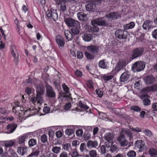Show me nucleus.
Segmentation results:
<instances>
[{
    "label": "nucleus",
    "instance_id": "obj_1",
    "mask_svg": "<svg viewBox=\"0 0 157 157\" xmlns=\"http://www.w3.org/2000/svg\"><path fill=\"white\" fill-rule=\"evenodd\" d=\"M35 105L33 108H30L29 109L25 111L26 113L30 112L32 115H34L38 113L40 109L39 107L43 102V100L40 93H37L36 97H32L30 100Z\"/></svg>",
    "mask_w": 157,
    "mask_h": 157
},
{
    "label": "nucleus",
    "instance_id": "obj_2",
    "mask_svg": "<svg viewBox=\"0 0 157 157\" xmlns=\"http://www.w3.org/2000/svg\"><path fill=\"white\" fill-rule=\"evenodd\" d=\"M64 21L68 27H72L71 31L74 35H77L79 33L80 25L78 21L71 17L64 18Z\"/></svg>",
    "mask_w": 157,
    "mask_h": 157
},
{
    "label": "nucleus",
    "instance_id": "obj_3",
    "mask_svg": "<svg viewBox=\"0 0 157 157\" xmlns=\"http://www.w3.org/2000/svg\"><path fill=\"white\" fill-rule=\"evenodd\" d=\"M127 64V62L125 60H120L117 63L114 69L111 72V73L113 75L116 74L125 66Z\"/></svg>",
    "mask_w": 157,
    "mask_h": 157
},
{
    "label": "nucleus",
    "instance_id": "obj_4",
    "mask_svg": "<svg viewBox=\"0 0 157 157\" xmlns=\"http://www.w3.org/2000/svg\"><path fill=\"white\" fill-rule=\"evenodd\" d=\"M10 51L11 55L14 58L13 61L16 65L18 64L19 61V55L17 48L14 45H12L10 46Z\"/></svg>",
    "mask_w": 157,
    "mask_h": 157
},
{
    "label": "nucleus",
    "instance_id": "obj_5",
    "mask_svg": "<svg viewBox=\"0 0 157 157\" xmlns=\"http://www.w3.org/2000/svg\"><path fill=\"white\" fill-rule=\"evenodd\" d=\"M92 24L96 25L99 26H106L108 25V21L105 19L104 17L97 19L91 21Z\"/></svg>",
    "mask_w": 157,
    "mask_h": 157
},
{
    "label": "nucleus",
    "instance_id": "obj_6",
    "mask_svg": "<svg viewBox=\"0 0 157 157\" xmlns=\"http://www.w3.org/2000/svg\"><path fill=\"white\" fill-rule=\"evenodd\" d=\"M104 138L106 140L105 145L107 148H109L112 147L113 144V140L114 136L110 133L106 134L104 136Z\"/></svg>",
    "mask_w": 157,
    "mask_h": 157
},
{
    "label": "nucleus",
    "instance_id": "obj_7",
    "mask_svg": "<svg viewBox=\"0 0 157 157\" xmlns=\"http://www.w3.org/2000/svg\"><path fill=\"white\" fill-rule=\"evenodd\" d=\"M128 32L125 30L118 29L115 33L116 37L120 39H125L127 37Z\"/></svg>",
    "mask_w": 157,
    "mask_h": 157
},
{
    "label": "nucleus",
    "instance_id": "obj_8",
    "mask_svg": "<svg viewBox=\"0 0 157 157\" xmlns=\"http://www.w3.org/2000/svg\"><path fill=\"white\" fill-rule=\"evenodd\" d=\"M145 66L144 63L141 61L136 62L132 67V69L134 72L140 71L144 69Z\"/></svg>",
    "mask_w": 157,
    "mask_h": 157
},
{
    "label": "nucleus",
    "instance_id": "obj_9",
    "mask_svg": "<svg viewBox=\"0 0 157 157\" xmlns=\"http://www.w3.org/2000/svg\"><path fill=\"white\" fill-rule=\"evenodd\" d=\"M46 14L49 19H52L54 21H56L58 18V14L56 10L51 9L50 10H48Z\"/></svg>",
    "mask_w": 157,
    "mask_h": 157
},
{
    "label": "nucleus",
    "instance_id": "obj_10",
    "mask_svg": "<svg viewBox=\"0 0 157 157\" xmlns=\"http://www.w3.org/2000/svg\"><path fill=\"white\" fill-rule=\"evenodd\" d=\"M135 145L137 148L139 149L140 151H143L147 149L144 142L141 140H137L135 143Z\"/></svg>",
    "mask_w": 157,
    "mask_h": 157
},
{
    "label": "nucleus",
    "instance_id": "obj_11",
    "mask_svg": "<svg viewBox=\"0 0 157 157\" xmlns=\"http://www.w3.org/2000/svg\"><path fill=\"white\" fill-rule=\"evenodd\" d=\"M46 94L49 98H53L56 97V94L52 87L49 85L46 86Z\"/></svg>",
    "mask_w": 157,
    "mask_h": 157
},
{
    "label": "nucleus",
    "instance_id": "obj_12",
    "mask_svg": "<svg viewBox=\"0 0 157 157\" xmlns=\"http://www.w3.org/2000/svg\"><path fill=\"white\" fill-rule=\"evenodd\" d=\"M16 103L17 104H16L13 107V112L20 117H21V113L22 112V110H23V108L19 105V104H20L19 102L17 101Z\"/></svg>",
    "mask_w": 157,
    "mask_h": 157
},
{
    "label": "nucleus",
    "instance_id": "obj_13",
    "mask_svg": "<svg viewBox=\"0 0 157 157\" xmlns=\"http://www.w3.org/2000/svg\"><path fill=\"white\" fill-rule=\"evenodd\" d=\"M56 42L60 49H62L65 44V41L64 38L61 36H57L56 38Z\"/></svg>",
    "mask_w": 157,
    "mask_h": 157
},
{
    "label": "nucleus",
    "instance_id": "obj_14",
    "mask_svg": "<svg viewBox=\"0 0 157 157\" xmlns=\"http://www.w3.org/2000/svg\"><path fill=\"white\" fill-rule=\"evenodd\" d=\"M87 50L93 54H97L99 51V47L91 45L86 47Z\"/></svg>",
    "mask_w": 157,
    "mask_h": 157
},
{
    "label": "nucleus",
    "instance_id": "obj_15",
    "mask_svg": "<svg viewBox=\"0 0 157 157\" xmlns=\"http://www.w3.org/2000/svg\"><path fill=\"white\" fill-rule=\"evenodd\" d=\"M132 133L130 130L128 128H123L122 129L120 136H125L129 137V140L133 138Z\"/></svg>",
    "mask_w": 157,
    "mask_h": 157
},
{
    "label": "nucleus",
    "instance_id": "obj_16",
    "mask_svg": "<svg viewBox=\"0 0 157 157\" xmlns=\"http://www.w3.org/2000/svg\"><path fill=\"white\" fill-rule=\"evenodd\" d=\"M144 51V48H136L133 50L132 52V57L136 58L142 55Z\"/></svg>",
    "mask_w": 157,
    "mask_h": 157
},
{
    "label": "nucleus",
    "instance_id": "obj_17",
    "mask_svg": "<svg viewBox=\"0 0 157 157\" xmlns=\"http://www.w3.org/2000/svg\"><path fill=\"white\" fill-rule=\"evenodd\" d=\"M56 2L58 5H60L59 8L62 12H64L66 9V3L67 2L66 0H56Z\"/></svg>",
    "mask_w": 157,
    "mask_h": 157
},
{
    "label": "nucleus",
    "instance_id": "obj_18",
    "mask_svg": "<svg viewBox=\"0 0 157 157\" xmlns=\"http://www.w3.org/2000/svg\"><path fill=\"white\" fill-rule=\"evenodd\" d=\"M121 15L119 12H114L110 13L106 16L107 17L113 20L117 19L121 17Z\"/></svg>",
    "mask_w": 157,
    "mask_h": 157
},
{
    "label": "nucleus",
    "instance_id": "obj_19",
    "mask_svg": "<svg viewBox=\"0 0 157 157\" xmlns=\"http://www.w3.org/2000/svg\"><path fill=\"white\" fill-rule=\"evenodd\" d=\"M152 21H151L149 20H146L144 22L143 25V28L145 30H149L151 29H152Z\"/></svg>",
    "mask_w": 157,
    "mask_h": 157
},
{
    "label": "nucleus",
    "instance_id": "obj_20",
    "mask_svg": "<svg viewBox=\"0 0 157 157\" xmlns=\"http://www.w3.org/2000/svg\"><path fill=\"white\" fill-rule=\"evenodd\" d=\"M130 76L128 72H125L123 73L120 77V81L121 83L124 82L128 80Z\"/></svg>",
    "mask_w": 157,
    "mask_h": 157
},
{
    "label": "nucleus",
    "instance_id": "obj_21",
    "mask_svg": "<svg viewBox=\"0 0 157 157\" xmlns=\"http://www.w3.org/2000/svg\"><path fill=\"white\" fill-rule=\"evenodd\" d=\"M17 127V125L15 123L8 124L6 126L8 133H10L13 132L16 129Z\"/></svg>",
    "mask_w": 157,
    "mask_h": 157
},
{
    "label": "nucleus",
    "instance_id": "obj_22",
    "mask_svg": "<svg viewBox=\"0 0 157 157\" xmlns=\"http://www.w3.org/2000/svg\"><path fill=\"white\" fill-rule=\"evenodd\" d=\"M78 18V19L81 21H86L88 20L87 15L82 12H80L77 13Z\"/></svg>",
    "mask_w": 157,
    "mask_h": 157
},
{
    "label": "nucleus",
    "instance_id": "obj_23",
    "mask_svg": "<svg viewBox=\"0 0 157 157\" xmlns=\"http://www.w3.org/2000/svg\"><path fill=\"white\" fill-rule=\"evenodd\" d=\"M117 140L122 146H126L128 144V141L126 140L125 136H119Z\"/></svg>",
    "mask_w": 157,
    "mask_h": 157
},
{
    "label": "nucleus",
    "instance_id": "obj_24",
    "mask_svg": "<svg viewBox=\"0 0 157 157\" xmlns=\"http://www.w3.org/2000/svg\"><path fill=\"white\" fill-rule=\"evenodd\" d=\"M145 81L146 84L150 85L155 82V79L152 75H151L146 77Z\"/></svg>",
    "mask_w": 157,
    "mask_h": 157
},
{
    "label": "nucleus",
    "instance_id": "obj_25",
    "mask_svg": "<svg viewBox=\"0 0 157 157\" xmlns=\"http://www.w3.org/2000/svg\"><path fill=\"white\" fill-rule=\"evenodd\" d=\"M95 3L93 2H89L86 6V10L89 11H93L95 8Z\"/></svg>",
    "mask_w": 157,
    "mask_h": 157
},
{
    "label": "nucleus",
    "instance_id": "obj_26",
    "mask_svg": "<svg viewBox=\"0 0 157 157\" xmlns=\"http://www.w3.org/2000/svg\"><path fill=\"white\" fill-rule=\"evenodd\" d=\"M109 65V63L105 59L100 60L99 63V67L104 69H107Z\"/></svg>",
    "mask_w": 157,
    "mask_h": 157
},
{
    "label": "nucleus",
    "instance_id": "obj_27",
    "mask_svg": "<svg viewBox=\"0 0 157 157\" xmlns=\"http://www.w3.org/2000/svg\"><path fill=\"white\" fill-rule=\"evenodd\" d=\"M40 151L38 147H36L33 149V152L30 155V156L33 157H37L40 153Z\"/></svg>",
    "mask_w": 157,
    "mask_h": 157
},
{
    "label": "nucleus",
    "instance_id": "obj_28",
    "mask_svg": "<svg viewBox=\"0 0 157 157\" xmlns=\"http://www.w3.org/2000/svg\"><path fill=\"white\" fill-rule=\"evenodd\" d=\"M83 39L86 42H89L93 39L92 35L90 34H84L82 36Z\"/></svg>",
    "mask_w": 157,
    "mask_h": 157
},
{
    "label": "nucleus",
    "instance_id": "obj_29",
    "mask_svg": "<svg viewBox=\"0 0 157 157\" xmlns=\"http://www.w3.org/2000/svg\"><path fill=\"white\" fill-rule=\"evenodd\" d=\"M64 34L66 38L68 41L71 40L73 39V34L69 30H65Z\"/></svg>",
    "mask_w": 157,
    "mask_h": 157
},
{
    "label": "nucleus",
    "instance_id": "obj_30",
    "mask_svg": "<svg viewBox=\"0 0 157 157\" xmlns=\"http://www.w3.org/2000/svg\"><path fill=\"white\" fill-rule=\"evenodd\" d=\"M17 152L21 155H23L27 153L26 148L23 147H18L17 149Z\"/></svg>",
    "mask_w": 157,
    "mask_h": 157
},
{
    "label": "nucleus",
    "instance_id": "obj_31",
    "mask_svg": "<svg viewBox=\"0 0 157 157\" xmlns=\"http://www.w3.org/2000/svg\"><path fill=\"white\" fill-rule=\"evenodd\" d=\"M98 145V143L97 141H89L87 143V146L88 148L96 147Z\"/></svg>",
    "mask_w": 157,
    "mask_h": 157
},
{
    "label": "nucleus",
    "instance_id": "obj_32",
    "mask_svg": "<svg viewBox=\"0 0 157 157\" xmlns=\"http://www.w3.org/2000/svg\"><path fill=\"white\" fill-rule=\"evenodd\" d=\"M78 106L83 110H86V111L89 108L86 105L83 103L81 101H79Z\"/></svg>",
    "mask_w": 157,
    "mask_h": 157
},
{
    "label": "nucleus",
    "instance_id": "obj_33",
    "mask_svg": "<svg viewBox=\"0 0 157 157\" xmlns=\"http://www.w3.org/2000/svg\"><path fill=\"white\" fill-rule=\"evenodd\" d=\"M135 23L133 21H132L124 25V29L128 30L133 28L135 26Z\"/></svg>",
    "mask_w": 157,
    "mask_h": 157
},
{
    "label": "nucleus",
    "instance_id": "obj_34",
    "mask_svg": "<svg viewBox=\"0 0 157 157\" xmlns=\"http://www.w3.org/2000/svg\"><path fill=\"white\" fill-rule=\"evenodd\" d=\"M95 25L92 24V26H90L89 27V30L90 32H91L92 33H96L98 32L99 30V28L98 27Z\"/></svg>",
    "mask_w": 157,
    "mask_h": 157
},
{
    "label": "nucleus",
    "instance_id": "obj_35",
    "mask_svg": "<svg viewBox=\"0 0 157 157\" xmlns=\"http://www.w3.org/2000/svg\"><path fill=\"white\" fill-rule=\"evenodd\" d=\"M85 55L86 57L89 59H94V57L93 54L88 51H85Z\"/></svg>",
    "mask_w": 157,
    "mask_h": 157
},
{
    "label": "nucleus",
    "instance_id": "obj_36",
    "mask_svg": "<svg viewBox=\"0 0 157 157\" xmlns=\"http://www.w3.org/2000/svg\"><path fill=\"white\" fill-rule=\"evenodd\" d=\"M14 144V142L12 140H10L6 142L5 143V147L7 149L8 147L10 148Z\"/></svg>",
    "mask_w": 157,
    "mask_h": 157
},
{
    "label": "nucleus",
    "instance_id": "obj_37",
    "mask_svg": "<svg viewBox=\"0 0 157 157\" xmlns=\"http://www.w3.org/2000/svg\"><path fill=\"white\" fill-rule=\"evenodd\" d=\"M36 140L34 139H30L28 141V144L29 147H33L36 144Z\"/></svg>",
    "mask_w": 157,
    "mask_h": 157
},
{
    "label": "nucleus",
    "instance_id": "obj_38",
    "mask_svg": "<svg viewBox=\"0 0 157 157\" xmlns=\"http://www.w3.org/2000/svg\"><path fill=\"white\" fill-rule=\"evenodd\" d=\"M136 155V152L133 150L129 151L127 154V155L128 157H135Z\"/></svg>",
    "mask_w": 157,
    "mask_h": 157
},
{
    "label": "nucleus",
    "instance_id": "obj_39",
    "mask_svg": "<svg viewBox=\"0 0 157 157\" xmlns=\"http://www.w3.org/2000/svg\"><path fill=\"white\" fill-rule=\"evenodd\" d=\"M27 138V136L26 135H24L19 137L18 143L19 144H24L25 140Z\"/></svg>",
    "mask_w": 157,
    "mask_h": 157
},
{
    "label": "nucleus",
    "instance_id": "obj_40",
    "mask_svg": "<svg viewBox=\"0 0 157 157\" xmlns=\"http://www.w3.org/2000/svg\"><path fill=\"white\" fill-rule=\"evenodd\" d=\"M63 148L64 150L70 151L71 149V147L70 144L67 143L63 145Z\"/></svg>",
    "mask_w": 157,
    "mask_h": 157
},
{
    "label": "nucleus",
    "instance_id": "obj_41",
    "mask_svg": "<svg viewBox=\"0 0 157 157\" xmlns=\"http://www.w3.org/2000/svg\"><path fill=\"white\" fill-rule=\"evenodd\" d=\"M61 148L60 147L55 146L52 148V151L54 153L57 154L59 152Z\"/></svg>",
    "mask_w": 157,
    "mask_h": 157
},
{
    "label": "nucleus",
    "instance_id": "obj_42",
    "mask_svg": "<svg viewBox=\"0 0 157 157\" xmlns=\"http://www.w3.org/2000/svg\"><path fill=\"white\" fill-rule=\"evenodd\" d=\"M86 150V144L82 143L80 144V150L81 152H84Z\"/></svg>",
    "mask_w": 157,
    "mask_h": 157
},
{
    "label": "nucleus",
    "instance_id": "obj_43",
    "mask_svg": "<svg viewBox=\"0 0 157 157\" xmlns=\"http://www.w3.org/2000/svg\"><path fill=\"white\" fill-rule=\"evenodd\" d=\"M144 133L147 136L151 137L152 135V133L151 131L147 129H146L143 131Z\"/></svg>",
    "mask_w": 157,
    "mask_h": 157
},
{
    "label": "nucleus",
    "instance_id": "obj_44",
    "mask_svg": "<svg viewBox=\"0 0 157 157\" xmlns=\"http://www.w3.org/2000/svg\"><path fill=\"white\" fill-rule=\"evenodd\" d=\"M130 109L131 110L136 112H139L141 110V108L136 105L132 106H131Z\"/></svg>",
    "mask_w": 157,
    "mask_h": 157
},
{
    "label": "nucleus",
    "instance_id": "obj_45",
    "mask_svg": "<svg viewBox=\"0 0 157 157\" xmlns=\"http://www.w3.org/2000/svg\"><path fill=\"white\" fill-rule=\"evenodd\" d=\"M149 154L151 156H154L157 154V151L154 148L149 149Z\"/></svg>",
    "mask_w": 157,
    "mask_h": 157
},
{
    "label": "nucleus",
    "instance_id": "obj_46",
    "mask_svg": "<svg viewBox=\"0 0 157 157\" xmlns=\"http://www.w3.org/2000/svg\"><path fill=\"white\" fill-rule=\"evenodd\" d=\"M40 140L43 143H45L47 141V136L45 134L41 136Z\"/></svg>",
    "mask_w": 157,
    "mask_h": 157
},
{
    "label": "nucleus",
    "instance_id": "obj_47",
    "mask_svg": "<svg viewBox=\"0 0 157 157\" xmlns=\"http://www.w3.org/2000/svg\"><path fill=\"white\" fill-rule=\"evenodd\" d=\"M74 131L75 130L73 129H67L65 131V132L67 135L70 136L74 133Z\"/></svg>",
    "mask_w": 157,
    "mask_h": 157
},
{
    "label": "nucleus",
    "instance_id": "obj_48",
    "mask_svg": "<svg viewBox=\"0 0 157 157\" xmlns=\"http://www.w3.org/2000/svg\"><path fill=\"white\" fill-rule=\"evenodd\" d=\"M90 157H96L97 155V152L94 150H92L90 151L89 153Z\"/></svg>",
    "mask_w": 157,
    "mask_h": 157
},
{
    "label": "nucleus",
    "instance_id": "obj_49",
    "mask_svg": "<svg viewBox=\"0 0 157 157\" xmlns=\"http://www.w3.org/2000/svg\"><path fill=\"white\" fill-rule=\"evenodd\" d=\"M143 104L145 106L149 105L151 104V101L147 98H145L143 101Z\"/></svg>",
    "mask_w": 157,
    "mask_h": 157
},
{
    "label": "nucleus",
    "instance_id": "obj_50",
    "mask_svg": "<svg viewBox=\"0 0 157 157\" xmlns=\"http://www.w3.org/2000/svg\"><path fill=\"white\" fill-rule=\"evenodd\" d=\"M141 91L143 92H150L151 91V86H147L145 88H144L142 89Z\"/></svg>",
    "mask_w": 157,
    "mask_h": 157
},
{
    "label": "nucleus",
    "instance_id": "obj_51",
    "mask_svg": "<svg viewBox=\"0 0 157 157\" xmlns=\"http://www.w3.org/2000/svg\"><path fill=\"white\" fill-rule=\"evenodd\" d=\"M62 87L63 90L66 93H68L69 92V88L65 84V83H63Z\"/></svg>",
    "mask_w": 157,
    "mask_h": 157
},
{
    "label": "nucleus",
    "instance_id": "obj_52",
    "mask_svg": "<svg viewBox=\"0 0 157 157\" xmlns=\"http://www.w3.org/2000/svg\"><path fill=\"white\" fill-rule=\"evenodd\" d=\"M113 76L112 75H109L108 76H104L103 77V79L104 80L107 81L112 79Z\"/></svg>",
    "mask_w": 157,
    "mask_h": 157
},
{
    "label": "nucleus",
    "instance_id": "obj_53",
    "mask_svg": "<svg viewBox=\"0 0 157 157\" xmlns=\"http://www.w3.org/2000/svg\"><path fill=\"white\" fill-rule=\"evenodd\" d=\"M83 133V130L82 129H78L76 131V135L78 136H82Z\"/></svg>",
    "mask_w": 157,
    "mask_h": 157
},
{
    "label": "nucleus",
    "instance_id": "obj_54",
    "mask_svg": "<svg viewBox=\"0 0 157 157\" xmlns=\"http://www.w3.org/2000/svg\"><path fill=\"white\" fill-rule=\"evenodd\" d=\"M95 92L99 96V97H102L103 95V93L102 91L99 89H97L96 90Z\"/></svg>",
    "mask_w": 157,
    "mask_h": 157
},
{
    "label": "nucleus",
    "instance_id": "obj_55",
    "mask_svg": "<svg viewBox=\"0 0 157 157\" xmlns=\"http://www.w3.org/2000/svg\"><path fill=\"white\" fill-rule=\"evenodd\" d=\"M75 75L78 77H81L82 76V72L80 71L77 70L75 72Z\"/></svg>",
    "mask_w": 157,
    "mask_h": 157
},
{
    "label": "nucleus",
    "instance_id": "obj_56",
    "mask_svg": "<svg viewBox=\"0 0 157 157\" xmlns=\"http://www.w3.org/2000/svg\"><path fill=\"white\" fill-rule=\"evenodd\" d=\"M87 85L89 88H92L94 87L93 82L91 80H89L87 84Z\"/></svg>",
    "mask_w": 157,
    "mask_h": 157
},
{
    "label": "nucleus",
    "instance_id": "obj_57",
    "mask_svg": "<svg viewBox=\"0 0 157 157\" xmlns=\"http://www.w3.org/2000/svg\"><path fill=\"white\" fill-rule=\"evenodd\" d=\"M25 91L27 94L29 96L31 94L32 89L28 87L25 88Z\"/></svg>",
    "mask_w": 157,
    "mask_h": 157
},
{
    "label": "nucleus",
    "instance_id": "obj_58",
    "mask_svg": "<svg viewBox=\"0 0 157 157\" xmlns=\"http://www.w3.org/2000/svg\"><path fill=\"white\" fill-rule=\"evenodd\" d=\"M151 91L156 92L157 91V84H155L151 86Z\"/></svg>",
    "mask_w": 157,
    "mask_h": 157
},
{
    "label": "nucleus",
    "instance_id": "obj_59",
    "mask_svg": "<svg viewBox=\"0 0 157 157\" xmlns=\"http://www.w3.org/2000/svg\"><path fill=\"white\" fill-rule=\"evenodd\" d=\"M21 10L25 13H26L29 10L27 5H23L22 7Z\"/></svg>",
    "mask_w": 157,
    "mask_h": 157
},
{
    "label": "nucleus",
    "instance_id": "obj_60",
    "mask_svg": "<svg viewBox=\"0 0 157 157\" xmlns=\"http://www.w3.org/2000/svg\"><path fill=\"white\" fill-rule=\"evenodd\" d=\"M77 56L78 59H81L83 57V54L82 52L78 51L77 52Z\"/></svg>",
    "mask_w": 157,
    "mask_h": 157
},
{
    "label": "nucleus",
    "instance_id": "obj_61",
    "mask_svg": "<svg viewBox=\"0 0 157 157\" xmlns=\"http://www.w3.org/2000/svg\"><path fill=\"white\" fill-rule=\"evenodd\" d=\"M62 132L61 131H57L56 133V135L57 138H60L62 136Z\"/></svg>",
    "mask_w": 157,
    "mask_h": 157
},
{
    "label": "nucleus",
    "instance_id": "obj_62",
    "mask_svg": "<svg viewBox=\"0 0 157 157\" xmlns=\"http://www.w3.org/2000/svg\"><path fill=\"white\" fill-rule=\"evenodd\" d=\"M101 153L102 154H105L106 152V148L104 145H102L101 146Z\"/></svg>",
    "mask_w": 157,
    "mask_h": 157
},
{
    "label": "nucleus",
    "instance_id": "obj_63",
    "mask_svg": "<svg viewBox=\"0 0 157 157\" xmlns=\"http://www.w3.org/2000/svg\"><path fill=\"white\" fill-rule=\"evenodd\" d=\"M152 36L153 38L157 39V29H155L152 33Z\"/></svg>",
    "mask_w": 157,
    "mask_h": 157
},
{
    "label": "nucleus",
    "instance_id": "obj_64",
    "mask_svg": "<svg viewBox=\"0 0 157 157\" xmlns=\"http://www.w3.org/2000/svg\"><path fill=\"white\" fill-rule=\"evenodd\" d=\"M152 108L154 111L157 110V102L154 103L152 104Z\"/></svg>",
    "mask_w": 157,
    "mask_h": 157
}]
</instances>
